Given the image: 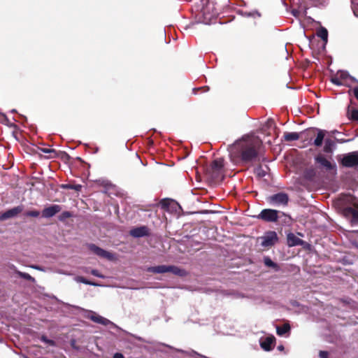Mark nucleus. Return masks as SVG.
I'll list each match as a JSON object with an SVG mask.
<instances>
[{
    "label": "nucleus",
    "instance_id": "obj_32",
    "mask_svg": "<svg viewBox=\"0 0 358 358\" xmlns=\"http://www.w3.org/2000/svg\"><path fill=\"white\" fill-rule=\"evenodd\" d=\"M71 216H72V215L69 211H64L59 215V220L60 221H64L65 220L71 217Z\"/></svg>",
    "mask_w": 358,
    "mask_h": 358
},
{
    "label": "nucleus",
    "instance_id": "obj_30",
    "mask_svg": "<svg viewBox=\"0 0 358 358\" xmlns=\"http://www.w3.org/2000/svg\"><path fill=\"white\" fill-rule=\"evenodd\" d=\"M76 280H77V282H82V283L85 284V285H94V286L97 285L96 283L93 282H92L90 280H88L87 279H86L85 278H84L83 276H78L76 278Z\"/></svg>",
    "mask_w": 358,
    "mask_h": 358
},
{
    "label": "nucleus",
    "instance_id": "obj_21",
    "mask_svg": "<svg viewBox=\"0 0 358 358\" xmlns=\"http://www.w3.org/2000/svg\"><path fill=\"white\" fill-rule=\"evenodd\" d=\"M38 149L40 152L47 155L45 156L47 159H54L59 157L58 152H57L55 149L43 148H38Z\"/></svg>",
    "mask_w": 358,
    "mask_h": 358
},
{
    "label": "nucleus",
    "instance_id": "obj_34",
    "mask_svg": "<svg viewBox=\"0 0 358 358\" xmlns=\"http://www.w3.org/2000/svg\"><path fill=\"white\" fill-rule=\"evenodd\" d=\"M40 215V212L38 210H29L25 213V215L27 217H37Z\"/></svg>",
    "mask_w": 358,
    "mask_h": 358
},
{
    "label": "nucleus",
    "instance_id": "obj_20",
    "mask_svg": "<svg viewBox=\"0 0 358 358\" xmlns=\"http://www.w3.org/2000/svg\"><path fill=\"white\" fill-rule=\"evenodd\" d=\"M336 143L334 140L327 138L324 140V152L327 154H331L335 148Z\"/></svg>",
    "mask_w": 358,
    "mask_h": 358
},
{
    "label": "nucleus",
    "instance_id": "obj_16",
    "mask_svg": "<svg viewBox=\"0 0 358 358\" xmlns=\"http://www.w3.org/2000/svg\"><path fill=\"white\" fill-rule=\"evenodd\" d=\"M62 210V208L59 205H52L50 206H48L47 208H45L42 211V216L43 217L49 218L55 215H56L57 213L60 212Z\"/></svg>",
    "mask_w": 358,
    "mask_h": 358
},
{
    "label": "nucleus",
    "instance_id": "obj_36",
    "mask_svg": "<svg viewBox=\"0 0 358 358\" xmlns=\"http://www.w3.org/2000/svg\"><path fill=\"white\" fill-rule=\"evenodd\" d=\"M256 173H257V176H258L259 177H261V178H262V177L265 176V175H266L265 171L262 169V167H261V166H259V167L256 169Z\"/></svg>",
    "mask_w": 358,
    "mask_h": 358
},
{
    "label": "nucleus",
    "instance_id": "obj_27",
    "mask_svg": "<svg viewBox=\"0 0 358 358\" xmlns=\"http://www.w3.org/2000/svg\"><path fill=\"white\" fill-rule=\"evenodd\" d=\"M317 36H319L320 38H322L323 41H327L328 38V31L327 30L322 27L320 29L317 31Z\"/></svg>",
    "mask_w": 358,
    "mask_h": 358
},
{
    "label": "nucleus",
    "instance_id": "obj_2",
    "mask_svg": "<svg viewBox=\"0 0 358 358\" xmlns=\"http://www.w3.org/2000/svg\"><path fill=\"white\" fill-rule=\"evenodd\" d=\"M206 173L213 182H221L224 179V159L217 158L213 160L206 169Z\"/></svg>",
    "mask_w": 358,
    "mask_h": 358
},
{
    "label": "nucleus",
    "instance_id": "obj_40",
    "mask_svg": "<svg viewBox=\"0 0 358 358\" xmlns=\"http://www.w3.org/2000/svg\"><path fill=\"white\" fill-rule=\"evenodd\" d=\"M113 358H125V357L122 353L116 352L114 354Z\"/></svg>",
    "mask_w": 358,
    "mask_h": 358
},
{
    "label": "nucleus",
    "instance_id": "obj_10",
    "mask_svg": "<svg viewBox=\"0 0 358 358\" xmlns=\"http://www.w3.org/2000/svg\"><path fill=\"white\" fill-rule=\"evenodd\" d=\"M343 215L350 221L352 224H358V208L355 206H347L343 208Z\"/></svg>",
    "mask_w": 358,
    "mask_h": 358
},
{
    "label": "nucleus",
    "instance_id": "obj_46",
    "mask_svg": "<svg viewBox=\"0 0 358 358\" xmlns=\"http://www.w3.org/2000/svg\"><path fill=\"white\" fill-rule=\"evenodd\" d=\"M61 154H62V155H65L66 157H69L68 154H67V153H66V152H61Z\"/></svg>",
    "mask_w": 358,
    "mask_h": 358
},
{
    "label": "nucleus",
    "instance_id": "obj_39",
    "mask_svg": "<svg viewBox=\"0 0 358 358\" xmlns=\"http://www.w3.org/2000/svg\"><path fill=\"white\" fill-rule=\"evenodd\" d=\"M351 91L353 92V94H354L355 97L358 101V87H354L352 90H349L348 93L350 94Z\"/></svg>",
    "mask_w": 358,
    "mask_h": 358
},
{
    "label": "nucleus",
    "instance_id": "obj_18",
    "mask_svg": "<svg viewBox=\"0 0 358 358\" xmlns=\"http://www.w3.org/2000/svg\"><path fill=\"white\" fill-rule=\"evenodd\" d=\"M287 245L289 247H293L296 245H301L303 243V241L301 238H298L292 233H289L287 237Z\"/></svg>",
    "mask_w": 358,
    "mask_h": 358
},
{
    "label": "nucleus",
    "instance_id": "obj_1",
    "mask_svg": "<svg viewBox=\"0 0 358 358\" xmlns=\"http://www.w3.org/2000/svg\"><path fill=\"white\" fill-rule=\"evenodd\" d=\"M262 147V140L255 136L237 141L233 150L236 156L243 164H249L257 161Z\"/></svg>",
    "mask_w": 358,
    "mask_h": 358
},
{
    "label": "nucleus",
    "instance_id": "obj_42",
    "mask_svg": "<svg viewBox=\"0 0 358 358\" xmlns=\"http://www.w3.org/2000/svg\"><path fill=\"white\" fill-rule=\"evenodd\" d=\"M299 11L296 9H293L292 11V13L293 14L294 16L295 17H299Z\"/></svg>",
    "mask_w": 358,
    "mask_h": 358
},
{
    "label": "nucleus",
    "instance_id": "obj_26",
    "mask_svg": "<svg viewBox=\"0 0 358 358\" xmlns=\"http://www.w3.org/2000/svg\"><path fill=\"white\" fill-rule=\"evenodd\" d=\"M15 273L20 278H23V279H25L27 280H29V281H31L32 282H35V279L31 276L29 273H24V272H22V271H20L18 270H16L15 271Z\"/></svg>",
    "mask_w": 358,
    "mask_h": 358
},
{
    "label": "nucleus",
    "instance_id": "obj_29",
    "mask_svg": "<svg viewBox=\"0 0 358 358\" xmlns=\"http://www.w3.org/2000/svg\"><path fill=\"white\" fill-rule=\"evenodd\" d=\"M172 201L173 200L170 199H163L159 201V205L161 206L162 208L164 210H168Z\"/></svg>",
    "mask_w": 358,
    "mask_h": 358
},
{
    "label": "nucleus",
    "instance_id": "obj_6",
    "mask_svg": "<svg viewBox=\"0 0 358 358\" xmlns=\"http://www.w3.org/2000/svg\"><path fill=\"white\" fill-rule=\"evenodd\" d=\"M266 201L268 203L273 206H286L289 202V196L287 193L278 192L268 196L266 198Z\"/></svg>",
    "mask_w": 358,
    "mask_h": 358
},
{
    "label": "nucleus",
    "instance_id": "obj_8",
    "mask_svg": "<svg viewBox=\"0 0 358 358\" xmlns=\"http://www.w3.org/2000/svg\"><path fill=\"white\" fill-rule=\"evenodd\" d=\"M341 164L347 168L358 166V151L349 152L343 156L340 162Z\"/></svg>",
    "mask_w": 358,
    "mask_h": 358
},
{
    "label": "nucleus",
    "instance_id": "obj_15",
    "mask_svg": "<svg viewBox=\"0 0 358 358\" xmlns=\"http://www.w3.org/2000/svg\"><path fill=\"white\" fill-rule=\"evenodd\" d=\"M23 210V206H17L11 209H9L0 215V221H3L17 216Z\"/></svg>",
    "mask_w": 358,
    "mask_h": 358
},
{
    "label": "nucleus",
    "instance_id": "obj_31",
    "mask_svg": "<svg viewBox=\"0 0 358 358\" xmlns=\"http://www.w3.org/2000/svg\"><path fill=\"white\" fill-rule=\"evenodd\" d=\"M348 115H350V119L353 121H358V109H352L350 112L348 110Z\"/></svg>",
    "mask_w": 358,
    "mask_h": 358
},
{
    "label": "nucleus",
    "instance_id": "obj_23",
    "mask_svg": "<svg viewBox=\"0 0 358 358\" xmlns=\"http://www.w3.org/2000/svg\"><path fill=\"white\" fill-rule=\"evenodd\" d=\"M264 264L266 266L272 268L275 271H278L280 269V266L268 256L264 257Z\"/></svg>",
    "mask_w": 358,
    "mask_h": 358
},
{
    "label": "nucleus",
    "instance_id": "obj_24",
    "mask_svg": "<svg viewBox=\"0 0 358 358\" xmlns=\"http://www.w3.org/2000/svg\"><path fill=\"white\" fill-rule=\"evenodd\" d=\"M303 176L308 180H313L316 176V169L313 167L306 169L303 172Z\"/></svg>",
    "mask_w": 358,
    "mask_h": 358
},
{
    "label": "nucleus",
    "instance_id": "obj_47",
    "mask_svg": "<svg viewBox=\"0 0 358 358\" xmlns=\"http://www.w3.org/2000/svg\"><path fill=\"white\" fill-rule=\"evenodd\" d=\"M337 132H338V131H337L336 130H334V131H332V133H333V134H336V133H337Z\"/></svg>",
    "mask_w": 358,
    "mask_h": 358
},
{
    "label": "nucleus",
    "instance_id": "obj_17",
    "mask_svg": "<svg viewBox=\"0 0 358 358\" xmlns=\"http://www.w3.org/2000/svg\"><path fill=\"white\" fill-rule=\"evenodd\" d=\"M275 343V338L273 336L266 337L261 342L260 345L265 351H270L273 349Z\"/></svg>",
    "mask_w": 358,
    "mask_h": 358
},
{
    "label": "nucleus",
    "instance_id": "obj_4",
    "mask_svg": "<svg viewBox=\"0 0 358 358\" xmlns=\"http://www.w3.org/2000/svg\"><path fill=\"white\" fill-rule=\"evenodd\" d=\"M147 271L153 273H172L173 274L180 277H183L187 275V272L185 269L173 265H159L150 266L147 268Z\"/></svg>",
    "mask_w": 358,
    "mask_h": 358
},
{
    "label": "nucleus",
    "instance_id": "obj_48",
    "mask_svg": "<svg viewBox=\"0 0 358 358\" xmlns=\"http://www.w3.org/2000/svg\"><path fill=\"white\" fill-rule=\"evenodd\" d=\"M11 112H12V113H15V112H16V110H15V109H13V110H11Z\"/></svg>",
    "mask_w": 358,
    "mask_h": 358
},
{
    "label": "nucleus",
    "instance_id": "obj_12",
    "mask_svg": "<svg viewBox=\"0 0 358 358\" xmlns=\"http://www.w3.org/2000/svg\"><path fill=\"white\" fill-rule=\"evenodd\" d=\"M85 317L95 323L104 326H107L112 323L109 320L98 315L96 313L92 310H87Z\"/></svg>",
    "mask_w": 358,
    "mask_h": 358
},
{
    "label": "nucleus",
    "instance_id": "obj_49",
    "mask_svg": "<svg viewBox=\"0 0 358 358\" xmlns=\"http://www.w3.org/2000/svg\"><path fill=\"white\" fill-rule=\"evenodd\" d=\"M2 116H3V117L4 119H6V115H3Z\"/></svg>",
    "mask_w": 358,
    "mask_h": 358
},
{
    "label": "nucleus",
    "instance_id": "obj_22",
    "mask_svg": "<svg viewBox=\"0 0 358 358\" xmlns=\"http://www.w3.org/2000/svg\"><path fill=\"white\" fill-rule=\"evenodd\" d=\"M291 330L290 324L288 322L285 323L282 326L276 327V333L278 336H282Z\"/></svg>",
    "mask_w": 358,
    "mask_h": 358
},
{
    "label": "nucleus",
    "instance_id": "obj_35",
    "mask_svg": "<svg viewBox=\"0 0 358 358\" xmlns=\"http://www.w3.org/2000/svg\"><path fill=\"white\" fill-rule=\"evenodd\" d=\"M209 90V87L208 86H204V87H198V88H194L193 89V92L194 94H196L198 92H206Z\"/></svg>",
    "mask_w": 358,
    "mask_h": 358
},
{
    "label": "nucleus",
    "instance_id": "obj_9",
    "mask_svg": "<svg viewBox=\"0 0 358 358\" xmlns=\"http://www.w3.org/2000/svg\"><path fill=\"white\" fill-rule=\"evenodd\" d=\"M315 162L317 164V167L320 169H324L327 172L332 170L336 171V165L327 159L322 154H319L315 157Z\"/></svg>",
    "mask_w": 358,
    "mask_h": 358
},
{
    "label": "nucleus",
    "instance_id": "obj_33",
    "mask_svg": "<svg viewBox=\"0 0 358 358\" xmlns=\"http://www.w3.org/2000/svg\"><path fill=\"white\" fill-rule=\"evenodd\" d=\"M331 81L332 83H334L336 85L341 86L343 85L344 83L337 77V75L335 74L331 78Z\"/></svg>",
    "mask_w": 358,
    "mask_h": 358
},
{
    "label": "nucleus",
    "instance_id": "obj_44",
    "mask_svg": "<svg viewBox=\"0 0 358 358\" xmlns=\"http://www.w3.org/2000/svg\"><path fill=\"white\" fill-rule=\"evenodd\" d=\"M31 267L34 268V269L39 270V271H42L43 270L39 266H34V265H33Z\"/></svg>",
    "mask_w": 358,
    "mask_h": 358
},
{
    "label": "nucleus",
    "instance_id": "obj_7",
    "mask_svg": "<svg viewBox=\"0 0 358 358\" xmlns=\"http://www.w3.org/2000/svg\"><path fill=\"white\" fill-rule=\"evenodd\" d=\"M258 239L261 240L260 244L265 248L273 246L278 241L277 233L274 231L266 232L264 236L259 237Z\"/></svg>",
    "mask_w": 358,
    "mask_h": 358
},
{
    "label": "nucleus",
    "instance_id": "obj_14",
    "mask_svg": "<svg viewBox=\"0 0 358 358\" xmlns=\"http://www.w3.org/2000/svg\"><path fill=\"white\" fill-rule=\"evenodd\" d=\"M129 235L134 238L149 236L150 235V230L147 226H141L131 229L129 231Z\"/></svg>",
    "mask_w": 358,
    "mask_h": 358
},
{
    "label": "nucleus",
    "instance_id": "obj_25",
    "mask_svg": "<svg viewBox=\"0 0 358 358\" xmlns=\"http://www.w3.org/2000/svg\"><path fill=\"white\" fill-rule=\"evenodd\" d=\"M61 187L62 189H74L77 192H80L82 189V185H73V184H71V183H67V184H62L61 185Z\"/></svg>",
    "mask_w": 358,
    "mask_h": 358
},
{
    "label": "nucleus",
    "instance_id": "obj_43",
    "mask_svg": "<svg viewBox=\"0 0 358 358\" xmlns=\"http://www.w3.org/2000/svg\"><path fill=\"white\" fill-rule=\"evenodd\" d=\"M336 141L340 143H345L350 141V140L347 139H336Z\"/></svg>",
    "mask_w": 358,
    "mask_h": 358
},
{
    "label": "nucleus",
    "instance_id": "obj_37",
    "mask_svg": "<svg viewBox=\"0 0 358 358\" xmlns=\"http://www.w3.org/2000/svg\"><path fill=\"white\" fill-rule=\"evenodd\" d=\"M91 274L94 275V276H96V277H99V278H103L104 276L101 274L99 273V271L96 269H92L91 271H90Z\"/></svg>",
    "mask_w": 358,
    "mask_h": 358
},
{
    "label": "nucleus",
    "instance_id": "obj_3",
    "mask_svg": "<svg viewBox=\"0 0 358 358\" xmlns=\"http://www.w3.org/2000/svg\"><path fill=\"white\" fill-rule=\"evenodd\" d=\"M282 217H284V222L285 223L291 220V217L285 213L270 208L262 210L258 215L259 219L268 222H275Z\"/></svg>",
    "mask_w": 358,
    "mask_h": 358
},
{
    "label": "nucleus",
    "instance_id": "obj_19",
    "mask_svg": "<svg viewBox=\"0 0 358 358\" xmlns=\"http://www.w3.org/2000/svg\"><path fill=\"white\" fill-rule=\"evenodd\" d=\"M314 131H317V134L315 139L314 140L313 144L316 147H320L322 145L323 141L324 139L326 131L317 129H313Z\"/></svg>",
    "mask_w": 358,
    "mask_h": 358
},
{
    "label": "nucleus",
    "instance_id": "obj_13",
    "mask_svg": "<svg viewBox=\"0 0 358 358\" xmlns=\"http://www.w3.org/2000/svg\"><path fill=\"white\" fill-rule=\"evenodd\" d=\"M89 249L97 256L105 258L108 260H113L114 259V255L113 253L108 252L95 244L91 243L88 245Z\"/></svg>",
    "mask_w": 358,
    "mask_h": 358
},
{
    "label": "nucleus",
    "instance_id": "obj_45",
    "mask_svg": "<svg viewBox=\"0 0 358 358\" xmlns=\"http://www.w3.org/2000/svg\"><path fill=\"white\" fill-rule=\"evenodd\" d=\"M278 349L279 350H284V346H283V345H279V346L278 347Z\"/></svg>",
    "mask_w": 358,
    "mask_h": 358
},
{
    "label": "nucleus",
    "instance_id": "obj_11",
    "mask_svg": "<svg viewBox=\"0 0 358 358\" xmlns=\"http://www.w3.org/2000/svg\"><path fill=\"white\" fill-rule=\"evenodd\" d=\"M201 11L206 18L217 17L219 14L218 10L215 8L213 2L207 1L205 6H203Z\"/></svg>",
    "mask_w": 358,
    "mask_h": 358
},
{
    "label": "nucleus",
    "instance_id": "obj_28",
    "mask_svg": "<svg viewBox=\"0 0 358 358\" xmlns=\"http://www.w3.org/2000/svg\"><path fill=\"white\" fill-rule=\"evenodd\" d=\"M337 77L343 83L348 78H350V75L347 71H338L336 73Z\"/></svg>",
    "mask_w": 358,
    "mask_h": 358
},
{
    "label": "nucleus",
    "instance_id": "obj_5",
    "mask_svg": "<svg viewBox=\"0 0 358 358\" xmlns=\"http://www.w3.org/2000/svg\"><path fill=\"white\" fill-rule=\"evenodd\" d=\"M314 135V129H307L301 134L297 132H285L283 135L285 141H294L299 140L300 138H303L304 141L310 140L308 144H311V140Z\"/></svg>",
    "mask_w": 358,
    "mask_h": 358
},
{
    "label": "nucleus",
    "instance_id": "obj_41",
    "mask_svg": "<svg viewBox=\"0 0 358 358\" xmlns=\"http://www.w3.org/2000/svg\"><path fill=\"white\" fill-rule=\"evenodd\" d=\"M42 341H45L47 343H50V345H52L54 342L51 340L48 339L46 337L43 336L41 338Z\"/></svg>",
    "mask_w": 358,
    "mask_h": 358
},
{
    "label": "nucleus",
    "instance_id": "obj_38",
    "mask_svg": "<svg viewBox=\"0 0 358 358\" xmlns=\"http://www.w3.org/2000/svg\"><path fill=\"white\" fill-rule=\"evenodd\" d=\"M319 356L320 358H328L329 357V353L327 351H320Z\"/></svg>",
    "mask_w": 358,
    "mask_h": 358
}]
</instances>
